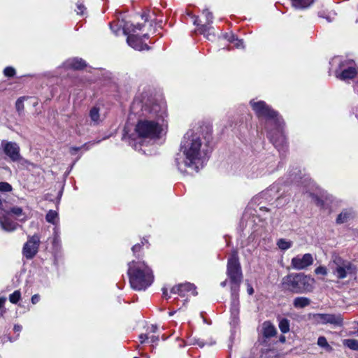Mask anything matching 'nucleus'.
Listing matches in <instances>:
<instances>
[{
    "label": "nucleus",
    "instance_id": "nucleus-20",
    "mask_svg": "<svg viewBox=\"0 0 358 358\" xmlns=\"http://www.w3.org/2000/svg\"><path fill=\"white\" fill-rule=\"evenodd\" d=\"M262 334L266 338H271L276 334V329L270 322H264L262 324Z\"/></svg>",
    "mask_w": 358,
    "mask_h": 358
},
{
    "label": "nucleus",
    "instance_id": "nucleus-12",
    "mask_svg": "<svg viewBox=\"0 0 358 358\" xmlns=\"http://www.w3.org/2000/svg\"><path fill=\"white\" fill-rule=\"evenodd\" d=\"M341 73L336 72V77L343 81L352 79L357 74L358 70L354 66L353 60H344L341 62Z\"/></svg>",
    "mask_w": 358,
    "mask_h": 358
},
{
    "label": "nucleus",
    "instance_id": "nucleus-15",
    "mask_svg": "<svg viewBox=\"0 0 358 358\" xmlns=\"http://www.w3.org/2000/svg\"><path fill=\"white\" fill-rule=\"evenodd\" d=\"M313 263V257L312 255L306 253L293 257L291 261V266L294 269L303 270L312 265Z\"/></svg>",
    "mask_w": 358,
    "mask_h": 358
},
{
    "label": "nucleus",
    "instance_id": "nucleus-28",
    "mask_svg": "<svg viewBox=\"0 0 358 358\" xmlns=\"http://www.w3.org/2000/svg\"><path fill=\"white\" fill-rule=\"evenodd\" d=\"M345 346L352 350H358V341L356 339L348 338L343 341Z\"/></svg>",
    "mask_w": 358,
    "mask_h": 358
},
{
    "label": "nucleus",
    "instance_id": "nucleus-1",
    "mask_svg": "<svg viewBox=\"0 0 358 358\" xmlns=\"http://www.w3.org/2000/svg\"><path fill=\"white\" fill-rule=\"evenodd\" d=\"M131 113L138 116L135 131L140 139H158L167 127L166 106L153 98L135 99L131 106Z\"/></svg>",
    "mask_w": 358,
    "mask_h": 358
},
{
    "label": "nucleus",
    "instance_id": "nucleus-4",
    "mask_svg": "<svg viewBox=\"0 0 358 358\" xmlns=\"http://www.w3.org/2000/svg\"><path fill=\"white\" fill-rule=\"evenodd\" d=\"M131 287L136 291H144L154 282L155 275L150 267L143 261H131L127 271Z\"/></svg>",
    "mask_w": 358,
    "mask_h": 358
},
{
    "label": "nucleus",
    "instance_id": "nucleus-52",
    "mask_svg": "<svg viewBox=\"0 0 358 358\" xmlns=\"http://www.w3.org/2000/svg\"><path fill=\"white\" fill-rule=\"evenodd\" d=\"M156 330H157V327H155V326H152V332H155V331H156Z\"/></svg>",
    "mask_w": 358,
    "mask_h": 358
},
{
    "label": "nucleus",
    "instance_id": "nucleus-2",
    "mask_svg": "<svg viewBox=\"0 0 358 358\" xmlns=\"http://www.w3.org/2000/svg\"><path fill=\"white\" fill-rule=\"evenodd\" d=\"M210 152V148L203 141L201 134L192 130L188 131L183 137L180 152L175 159L178 169L183 173L198 172L208 159Z\"/></svg>",
    "mask_w": 358,
    "mask_h": 358
},
{
    "label": "nucleus",
    "instance_id": "nucleus-47",
    "mask_svg": "<svg viewBox=\"0 0 358 358\" xmlns=\"http://www.w3.org/2000/svg\"><path fill=\"white\" fill-rule=\"evenodd\" d=\"M6 301V299L3 298V297H0V309L2 308V306H3L4 303Z\"/></svg>",
    "mask_w": 358,
    "mask_h": 358
},
{
    "label": "nucleus",
    "instance_id": "nucleus-39",
    "mask_svg": "<svg viewBox=\"0 0 358 358\" xmlns=\"http://www.w3.org/2000/svg\"><path fill=\"white\" fill-rule=\"evenodd\" d=\"M233 44L236 48H244L243 41L238 38H236L235 40V41L233 43Z\"/></svg>",
    "mask_w": 358,
    "mask_h": 358
},
{
    "label": "nucleus",
    "instance_id": "nucleus-37",
    "mask_svg": "<svg viewBox=\"0 0 358 358\" xmlns=\"http://www.w3.org/2000/svg\"><path fill=\"white\" fill-rule=\"evenodd\" d=\"M85 10V7L84 6V5L82 3L78 1L77 3V10H76L77 13L79 15H83Z\"/></svg>",
    "mask_w": 358,
    "mask_h": 358
},
{
    "label": "nucleus",
    "instance_id": "nucleus-7",
    "mask_svg": "<svg viewBox=\"0 0 358 358\" xmlns=\"http://www.w3.org/2000/svg\"><path fill=\"white\" fill-rule=\"evenodd\" d=\"M227 275L231 284V290H239L243 279V273L236 251H234L228 259Z\"/></svg>",
    "mask_w": 358,
    "mask_h": 358
},
{
    "label": "nucleus",
    "instance_id": "nucleus-51",
    "mask_svg": "<svg viewBox=\"0 0 358 358\" xmlns=\"http://www.w3.org/2000/svg\"><path fill=\"white\" fill-rule=\"evenodd\" d=\"M226 285H227V280H224V281H223V282H222L220 283V285H221L222 287H225V286H226Z\"/></svg>",
    "mask_w": 358,
    "mask_h": 358
},
{
    "label": "nucleus",
    "instance_id": "nucleus-38",
    "mask_svg": "<svg viewBox=\"0 0 358 358\" xmlns=\"http://www.w3.org/2000/svg\"><path fill=\"white\" fill-rule=\"evenodd\" d=\"M224 38H226L229 43H233L237 38L232 34H225Z\"/></svg>",
    "mask_w": 358,
    "mask_h": 358
},
{
    "label": "nucleus",
    "instance_id": "nucleus-9",
    "mask_svg": "<svg viewBox=\"0 0 358 358\" xmlns=\"http://www.w3.org/2000/svg\"><path fill=\"white\" fill-rule=\"evenodd\" d=\"M203 14L205 15L206 23L200 25L199 23V17L193 16L194 24L199 26L198 30L200 34L205 36V38L209 41H213L215 38V34L213 32V27L210 26L213 22V15L208 9L203 10Z\"/></svg>",
    "mask_w": 358,
    "mask_h": 358
},
{
    "label": "nucleus",
    "instance_id": "nucleus-13",
    "mask_svg": "<svg viewBox=\"0 0 358 358\" xmlns=\"http://www.w3.org/2000/svg\"><path fill=\"white\" fill-rule=\"evenodd\" d=\"M40 244V238L38 235L29 236L27 241L24 244L22 255L27 259H33L38 252Z\"/></svg>",
    "mask_w": 358,
    "mask_h": 358
},
{
    "label": "nucleus",
    "instance_id": "nucleus-34",
    "mask_svg": "<svg viewBox=\"0 0 358 358\" xmlns=\"http://www.w3.org/2000/svg\"><path fill=\"white\" fill-rule=\"evenodd\" d=\"M12 186L7 182H0V191L1 192H10L12 190Z\"/></svg>",
    "mask_w": 358,
    "mask_h": 358
},
{
    "label": "nucleus",
    "instance_id": "nucleus-45",
    "mask_svg": "<svg viewBox=\"0 0 358 358\" xmlns=\"http://www.w3.org/2000/svg\"><path fill=\"white\" fill-rule=\"evenodd\" d=\"M247 292L249 295H252L254 293V289L250 284H248Z\"/></svg>",
    "mask_w": 358,
    "mask_h": 358
},
{
    "label": "nucleus",
    "instance_id": "nucleus-32",
    "mask_svg": "<svg viewBox=\"0 0 358 358\" xmlns=\"http://www.w3.org/2000/svg\"><path fill=\"white\" fill-rule=\"evenodd\" d=\"M21 299V292L20 290H15L9 295V301L13 304L17 303Z\"/></svg>",
    "mask_w": 358,
    "mask_h": 358
},
{
    "label": "nucleus",
    "instance_id": "nucleus-26",
    "mask_svg": "<svg viewBox=\"0 0 358 358\" xmlns=\"http://www.w3.org/2000/svg\"><path fill=\"white\" fill-rule=\"evenodd\" d=\"M314 0H292L294 7L299 9H305L308 8Z\"/></svg>",
    "mask_w": 358,
    "mask_h": 358
},
{
    "label": "nucleus",
    "instance_id": "nucleus-44",
    "mask_svg": "<svg viewBox=\"0 0 358 358\" xmlns=\"http://www.w3.org/2000/svg\"><path fill=\"white\" fill-rule=\"evenodd\" d=\"M83 147H72L70 149V152L72 155L76 154V152L78 150H80Z\"/></svg>",
    "mask_w": 358,
    "mask_h": 358
},
{
    "label": "nucleus",
    "instance_id": "nucleus-6",
    "mask_svg": "<svg viewBox=\"0 0 358 358\" xmlns=\"http://www.w3.org/2000/svg\"><path fill=\"white\" fill-rule=\"evenodd\" d=\"M332 274L338 280L346 278L349 275H356L357 268L352 262L338 255H334L329 263Z\"/></svg>",
    "mask_w": 358,
    "mask_h": 358
},
{
    "label": "nucleus",
    "instance_id": "nucleus-33",
    "mask_svg": "<svg viewBox=\"0 0 358 358\" xmlns=\"http://www.w3.org/2000/svg\"><path fill=\"white\" fill-rule=\"evenodd\" d=\"M15 73V69L12 66H7L3 69V74L6 77L12 78Z\"/></svg>",
    "mask_w": 358,
    "mask_h": 358
},
{
    "label": "nucleus",
    "instance_id": "nucleus-27",
    "mask_svg": "<svg viewBox=\"0 0 358 358\" xmlns=\"http://www.w3.org/2000/svg\"><path fill=\"white\" fill-rule=\"evenodd\" d=\"M90 117L93 124H98L101 122L99 109L94 106L90 110Z\"/></svg>",
    "mask_w": 358,
    "mask_h": 358
},
{
    "label": "nucleus",
    "instance_id": "nucleus-29",
    "mask_svg": "<svg viewBox=\"0 0 358 358\" xmlns=\"http://www.w3.org/2000/svg\"><path fill=\"white\" fill-rule=\"evenodd\" d=\"M278 247L282 250H286L292 246V242L284 238H280L277 241Z\"/></svg>",
    "mask_w": 358,
    "mask_h": 358
},
{
    "label": "nucleus",
    "instance_id": "nucleus-21",
    "mask_svg": "<svg viewBox=\"0 0 358 358\" xmlns=\"http://www.w3.org/2000/svg\"><path fill=\"white\" fill-rule=\"evenodd\" d=\"M1 225L3 229L13 231L17 229L18 224L8 217H3L1 220Z\"/></svg>",
    "mask_w": 358,
    "mask_h": 358
},
{
    "label": "nucleus",
    "instance_id": "nucleus-30",
    "mask_svg": "<svg viewBox=\"0 0 358 358\" xmlns=\"http://www.w3.org/2000/svg\"><path fill=\"white\" fill-rule=\"evenodd\" d=\"M27 99V96H20L15 102V108L19 115H21L24 111V101Z\"/></svg>",
    "mask_w": 358,
    "mask_h": 358
},
{
    "label": "nucleus",
    "instance_id": "nucleus-5",
    "mask_svg": "<svg viewBox=\"0 0 358 358\" xmlns=\"http://www.w3.org/2000/svg\"><path fill=\"white\" fill-rule=\"evenodd\" d=\"M313 279L303 273H291L283 278L284 287L295 294L309 292L312 289Z\"/></svg>",
    "mask_w": 358,
    "mask_h": 358
},
{
    "label": "nucleus",
    "instance_id": "nucleus-11",
    "mask_svg": "<svg viewBox=\"0 0 358 358\" xmlns=\"http://www.w3.org/2000/svg\"><path fill=\"white\" fill-rule=\"evenodd\" d=\"M312 320L315 324L341 327L343 324V318L341 314L315 313L312 315Z\"/></svg>",
    "mask_w": 358,
    "mask_h": 358
},
{
    "label": "nucleus",
    "instance_id": "nucleus-22",
    "mask_svg": "<svg viewBox=\"0 0 358 358\" xmlns=\"http://www.w3.org/2000/svg\"><path fill=\"white\" fill-rule=\"evenodd\" d=\"M310 299L305 296H298L293 300V306L295 308H303L310 304Z\"/></svg>",
    "mask_w": 358,
    "mask_h": 358
},
{
    "label": "nucleus",
    "instance_id": "nucleus-18",
    "mask_svg": "<svg viewBox=\"0 0 358 358\" xmlns=\"http://www.w3.org/2000/svg\"><path fill=\"white\" fill-rule=\"evenodd\" d=\"M63 190V185L60 182H56L54 185L53 189L46 194V200L55 202L57 205L59 204Z\"/></svg>",
    "mask_w": 358,
    "mask_h": 358
},
{
    "label": "nucleus",
    "instance_id": "nucleus-40",
    "mask_svg": "<svg viewBox=\"0 0 358 358\" xmlns=\"http://www.w3.org/2000/svg\"><path fill=\"white\" fill-rule=\"evenodd\" d=\"M159 341V336H148V343H157Z\"/></svg>",
    "mask_w": 358,
    "mask_h": 358
},
{
    "label": "nucleus",
    "instance_id": "nucleus-36",
    "mask_svg": "<svg viewBox=\"0 0 358 358\" xmlns=\"http://www.w3.org/2000/svg\"><path fill=\"white\" fill-rule=\"evenodd\" d=\"M315 273L317 275H327V269L325 266H320L315 268Z\"/></svg>",
    "mask_w": 358,
    "mask_h": 358
},
{
    "label": "nucleus",
    "instance_id": "nucleus-24",
    "mask_svg": "<svg viewBox=\"0 0 358 358\" xmlns=\"http://www.w3.org/2000/svg\"><path fill=\"white\" fill-rule=\"evenodd\" d=\"M353 216V213L351 210H344L338 215L336 219L338 224H343L348 222Z\"/></svg>",
    "mask_w": 358,
    "mask_h": 358
},
{
    "label": "nucleus",
    "instance_id": "nucleus-23",
    "mask_svg": "<svg viewBox=\"0 0 358 358\" xmlns=\"http://www.w3.org/2000/svg\"><path fill=\"white\" fill-rule=\"evenodd\" d=\"M8 213L14 215L20 222H24L27 220V217L21 207L13 206L10 208Z\"/></svg>",
    "mask_w": 358,
    "mask_h": 358
},
{
    "label": "nucleus",
    "instance_id": "nucleus-48",
    "mask_svg": "<svg viewBox=\"0 0 358 358\" xmlns=\"http://www.w3.org/2000/svg\"><path fill=\"white\" fill-rule=\"evenodd\" d=\"M272 190L271 189H268L266 190V192H263L262 193V196H266L267 194H270V192H271Z\"/></svg>",
    "mask_w": 358,
    "mask_h": 358
},
{
    "label": "nucleus",
    "instance_id": "nucleus-41",
    "mask_svg": "<svg viewBox=\"0 0 358 358\" xmlns=\"http://www.w3.org/2000/svg\"><path fill=\"white\" fill-rule=\"evenodd\" d=\"M40 296L38 294H34L32 296H31V303L33 304H36L39 301H40Z\"/></svg>",
    "mask_w": 358,
    "mask_h": 358
},
{
    "label": "nucleus",
    "instance_id": "nucleus-10",
    "mask_svg": "<svg viewBox=\"0 0 358 358\" xmlns=\"http://www.w3.org/2000/svg\"><path fill=\"white\" fill-rule=\"evenodd\" d=\"M46 221L52 224V230L54 237L52 239V247L54 255L56 257L57 254L60 250V240H59V215L56 210H50L46 213Z\"/></svg>",
    "mask_w": 358,
    "mask_h": 358
},
{
    "label": "nucleus",
    "instance_id": "nucleus-50",
    "mask_svg": "<svg viewBox=\"0 0 358 358\" xmlns=\"http://www.w3.org/2000/svg\"><path fill=\"white\" fill-rule=\"evenodd\" d=\"M280 341L283 343L285 341V337L284 336H282L280 338Z\"/></svg>",
    "mask_w": 358,
    "mask_h": 358
},
{
    "label": "nucleus",
    "instance_id": "nucleus-16",
    "mask_svg": "<svg viewBox=\"0 0 358 358\" xmlns=\"http://www.w3.org/2000/svg\"><path fill=\"white\" fill-rule=\"evenodd\" d=\"M171 292L174 294H178L180 296H187L189 293L193 296H196L197 294L195 286L189 282L179 284L173 287Z\"/></svg>",
    "mask_w": 358,
    "mask_h": 358
},
{
    "label": "nucleus",
    "instance_id": "nucleus-14",
    "mask_svg": "<svg viewBox=\"0 0 358 358\" xmlns=\"http://www.w3.org/2000/svg\"><path fill=\"white\" fill-rule=\"evenodd\" d=\"M1 145L3 153L12 162H18L21 159L20 148L16 143L3 140Z\"/></svg>",
    "mask_w": 358,
    "mask_h": 358
},
{
    "label": "nucleus",
    "instance_id": "nucleus-8",
    "mask_svg": "<svg viewBox=\"0 0 358 358\" xmlns=\"http://www.w3.org/2000/svg\"><path fill=\"white\" fill-rule=\"evenodd\" d=\"M142 27L141 24L134 25L129 22H125L123 26V33L127 36L128 45L136 50H149L148 45L143 43V40L148 38V35L145 34L140 37L135 34L137 30H141Z\"/></svg>",
    "mask_w": 358,
    "mask_h": 358
},
{
    "label": "nucleus",
    "instance_id": "nucleus-42",
    "mask_svg": "<svg viewBox=\"0 0 358 358\" xmlns=\"http://www.w3.org/2000/svg\"><path fill=\"white\" fill-rule=\"evenodd\" d=\"M22 327L20 324H15L13 327V331L15 333H17V336H19L20 332L22 331Z\"/></svg>",
    "mask_w": 358,
    "mask_h": 358
},
{
    "label": "nucleus",
    "instance_id": "nucleus-56",
    "mask_svg": "<svg viewBox=\"0 0 358 358\" xmlns=\"http://www.w3.org/2000/svg\"><path fill=\"white\" fill-rule=\"evenodd\" d=\"M110 29H113V25L112 24H110Z\"/></svg>",
    "mask_w": 358,
    "mask_h": 358
},
{
    "label": "nucleus",
    "instance_id": "nucleus-53",
    "mask_svg": "<svg viewBox=\"0 0 358 358\" xmlns=\"http://www.w3.org/2000/svg\"><path fill=\"white\" fill-rule=\"evenodd\" d=\"M174 313H175V312H169V315H170V316H172V315H173Z\"/></svg>",
    "mask_w": 358,
    "mask_h": 358
},
{
    "label": "nucleus",
    "instance_id": "nucleus-19",
    "mask_svg": "<svg viewBox=\"0 0 358 358\" xmlns=\"http://www.w3.org/2000/svg\"><path fill=\"white\" fill-rule=\"evenodd\" d=\"M64 66L67 69L80 70L86 66V63L80 58L74 57L65 61Z\"/></svg>",
    "mask_w": 358,
    "mask_h": 358
},
{
    "label": "nucleus",
    "instance_id": "nucleus-31",
    "mask_svg": "<svg viewBox=\"0 0 358 358\" xmlns=\"http://www.w3.org/2000/svg\"><path fill=\"white\" fill-rule=\"evenodd\" d=\"M279 329L283 333L286 334L289 331V321L286 318H282L279 322Z\"/></svg>",
    "mask_w": 358,
    "mask_h": 358
},
{
    "label": "nucleus",
    "instance_id": "nucleus-54",
    "mask_svg": "<svg viewBox=\"0 0 358 358\" xmlns=\"http://www.w3.org/2000/svg\"><path fill=\"white\" fill-rule=\"evenodd\" d=\"M117 31H118V30H114V33H115V34H117Z\"/></svg>",
    "mask_w": 358,
    "mask_h": 358
},
{
    "label": "nucleus",
    "instance_id": "nucleus-55",
    "mask_svg": "<svg viewBox=\"0 0 358 358\" xmlns=\"http://www.w3.org/2000/svg\"><path fill=\"white\" fill-rule=\"evenodd\" d=\"M356 117L358 118V112L356 113Z\"/></svg>",
    "mask_w": 358,
    "mask_h": 358
},
{
    "label": "nucleus",
    "instance_id": "nucleus-43",
    "mask_svg": "<svg viewBox=\"0 0 358 358\" xmlns=\"http://www.w3.org/2000/svg\"><path fill=\"white\" fill-rule=\"evenodd\" d=\"M139 339L141 343H145L146 341H148V336L147 334H141L139 336Z\"/></svg>",
    "mask_w": 358,
    "mask_h": 358
},
{
    "label": "nucleus",
    "instance_id": "nucleus-17",
    "mask_svg": "<svg viewBox=\"0 0 358 358\" xmlns=\"http://www.w3.org/2000/svg\"><path fill=\"white\" fill-rule=\"evenodd\" d=\"M239 290H231V307L230 313L231 317V322L234 324H237L239 315V299H238Z\"/></svg>",
    "mask_w": 358,
    "mask_h": 358
},
{
    "label": "nucleus",
    "instance_id": "nucleus-25",
    "mask_svg": "<svg viewBox=\"0 0 358 358\" xmlns=\"http://www.w3.org/2000/svg\"><path fill=\"white\" fill-rule=\"evenodd\" d=\"M317 344L320 348L324 349L327 352H331L334 350L333 348L328 343L327 338L323 336L318 337Z\"/></svg>",
    "mask_w": 358,
    "mask_h": 358
},
{
    "label": "nucleus",
    "instance_id": "nucleus-49",
    "mask_svg": "<svg viewBox=\"0 0 358 358\" xmlns=\"http://www.w3.org/2000/svg\"><path fill=\"white\" fill-rule=\"evenodd\" d=\"M259 210H262V211H268V208L265 206H261L259 208Z\"/></svg>",
    "mask_w": 358,
    "mask_h": 358
},
{
    "label": "nucleus",
    "instance_id": "nucleus-35",
    "mask_svg": "<svg viewBox=\"0 0 358 358\" xmlns=\"http://www.w3.org/2000/svg\"><path fill=\"white\" fill-rule=\"evenodd\" d=\"M145 243H148V241L146 239L143 238L141 241V243L136 244L132 247L131 250L134 255H136V253L141 250L142 245H143Z\"/></svg>",
    "mask_w": 358,
    "mask_h": 358
},
{
    "label": "nucleus",
    "instance_id": "nucleus-3",
    "mask_svg": "<svg viewBox=\"0 0 358 358\" xmlns=\"http://www.w3.org/2000/svg\"><path fill=\"white\" fill-rule=\"evenodd\" d=\"M250 105L258 117L265 119V129L271 143L279 151H284L287 147L286 138L283 134L284 122L278 112L263 101L252 100L250 101Z\"/></svg>",
    "mask_w": 358,
    "mask_h": 358
},
{
    "label": "nucleus",
    "instance_id": "nucleus-46",
    "mask_svg": "<svg viewBox=\"0 0 358 358\" xmlns=\"http://www.w3.org/2000/svg\"><path fill=\"white\" fill-rule=\"evenodd\" d=\"M162 292H163V295L165 298L168 299L169 298L170 296H169L168 294V292H167V289L166 288H163L162 289Z\"/></svg>",
    "mask_w": 358,
    "mask_h": 358
}]
</instances>
